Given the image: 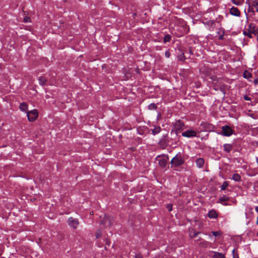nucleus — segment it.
<instances>
[{
    "instance_id": "49530a36",
    "label": "nucleus",
    "mask_w": 258,
    "mask_h": 258,
    "mask_svg": "<svg viewBox=\"0 0 258 258\" xmlns=\"http://www.w3.org/2000/svg\"><path fill=\"white\" fill-rule=\"evenodd\" d=\"M136 258H137V257Z\"/></svg>"
},
{
    "instance_id": "c85d7f7f",
    "label": "nucleus",
    "mask_w": 258,
    "mask_h": 258,
    "mask_svg": "<svg viewBox=\"0 0 258 258\" xmlns=\"http://www.w3.org/2000/svg\"><path fill=\"white\" fill-rule=\"evenodd\" d=\"M212 233L213 235L215 236H218L221 235V233L219 231H212Z\"/></svg>"
},
{
    "instance_id": "6e6552de",
    "label": "nucleus",
    "mask_w": 258,
    "mask_h": 258,
    "mask_svg": "<svg viewBox=\"0 0 258 258\" xmlns=\"http://www.w3.org/2000/svg\"><path fill=\"white\" fill-rule=\"evenodd\" d=\"M184 123L180 120H176L173 124L174 130L176 133L183 130Z\"/></svg>"
},
{
    "instance_id": "f704fd0d",
    "label": "nucleus",
    "mask_w": 258,
    "mask_h": 258,
    "mask_svg": "<svg viewBox=\"0 0 258 258\" xmlns=\"http://www.w3.org/2000/svg\"><path fill=\"white\" fill-rule=\"evenodd\" d=\"M96 238H99L101 236V233L100 232H98L96 234Z\"/></svg>"
},
{
    "instance_id": "dca6fc26",
    "label": "nucleus",
    "mask_w": 258,
    "mask_h": 258,
    "mask_svg": "<svg viewBox=\"0 0 258 258\" xmlns=\"http://www.w3.org/2000/svg\"><path fill=\"white\" fill-rule=\"evenodd\" d=\"M20 109L22 111H25L27 113L28 109V105L24 102L21 103L19 106Z\"/></svg>"
},
{
    "instance_id": "423d86ee",
    "label": "nucleus",
    "mask_w": 258,
    "mask_h": 258,
    "mask_svg": "<svg viewBox=\"0 0 258 258\" xmlns=\"http://www.w3.org/2000/svg\"><path fill=\"white\" fill-rule=\"evenodd\" d=\"M113 218L108 216H105L104 218L100 221V223L103 224L105 227L110 226L113 224Z\"/></svg>"
},
{
    "instance_id": "e433bc0d",
    "label": "nucleus",
    "mask_w": 258,
    "mask_h": 258,
    "mask_svg": "<svg viewBox=\"0 0 258 258\" xmlns=\"http://www.w3.org/2000/svg\"><path fill=\"white\" fill-rule=\"evenodd\" d=\"M29 21H30V18H26L24 19V21L25 22H29Z\"/></svg>"
},
{
    "instance_id": "bb28decb",
    "label": "nucleus",
    "mask_w": 258,
    "mask_h": 258,
    "mask_svg": "<svg viewBox=\"0 0 258 258\" xmlns=\"http://www.w3.org/2000/svg\"><path fill=\"white\" fill-rule=\"evenodd\" d=\"M157 108V105L155 103H151L148 105V109L150 110H155Z\"/></svg>"
},
{
    "instance_id": "79ce46f5",
    "label": "nucleus",
    "mask_w": 258,
    "mask_h": 258,
    "mask_svg": "<svg viewBox=\"0 0 258 258\" xmlns=\"http://www.w3.org/2000/svg\"><path fill=\"white\" fill-rule=\"evenodd\" d=\"M232 255H233H233H235V249H233V250H232Z\"/></svg>"
},
{
    "instance_id": "c9c22d12",
    "label": "nucleus",
    "mask_w": 258,
    "mask_h": 258,
    "mask_svg": "<svg viewBox=\"0 0 258 258\" xmlns=\"http://www.w3.org/2000/svg\"><path fill=\"white\" fill-rule=\"evenodd\" d=\"M218 39L219 40H223L224 39V34L221 35L219 36Z\"/></svg>"
},
{
    "instance_id": "7ed1b4c3",
    "label": "nucleus",
    "mask_w": 258,
    "mask_h": 258,
    "mask_svg": "<svg viewBox=\"0 0 258 258\" xmlns=\"http://www.w3.org/2000/svg\"><path fill=\"white\" fill-rule=\"evenodd\" d=\"M156 159L158 161L159 165L162 168L166 167L167 161L169 159L168 155H158Z\"/></svg>"
},
{
    "instance_id": "393cba45",
    "label": "nucleus",
    "mask_w": 258,
    "mask_h": 258,
    "mask_svg": "<svg viewBox=\"0 0 258 258\" xmlns=\"http://www.w3.org/2000/svg\"><path fill=\"white\" fill-rule=\"evenodd\" d=\"M231 1L234 5L239 6L243 4L244 0H231Z\"/></svg>"
},
{
    "instance_id": "39448f33",
    "label": "nucleus",
    "mask_w": 258,
    "mask_h": 258,
    "mask_svg": "<svg viewBox=\"0 0 258 258\" xmlns=\"http://www.w3.org/2000/svg\"><path fill=\"white\" fill-rule=\"evenodd\" d=\"M38 113L36 109L27 112L28 119L30 121H34L38 117Z\"/></svg>"
},
{
    "instance_id": "37998d69",
    "label": "nucleus",
    "mask_w": 258,
    "mask_h": 258,
    "mask_svg": "<svg viewBox=\"0 0 258 258\" xmlns=\"http://www.w3.org/2000/svg\"><path fill=\"white\" fill-rule=\"evenodd\" d=\"M248 5H249L248 11H250V6L249 3H248Z\"/></svg>"
},
{
    "instance_id": "20e7f679",
    "label": "nucleus",
    "mask_w": 258,
    "mask_h": 258,
    "mask_svg": "<svg viewBox=\"0 0 258 258\" xmlns=\"http://www.w3.org/2000/svg\"><path fill=\"white\" fill-rule=\"evenodd\" d=\"M67 223L70 227L76 229L80 223L78 219L71 217L68 218Z\"/></svg>"
},
{
    "instance_id": "4468645a",
    "label": "nucleus",
    "mask_w": 258,
    "mask_h": 258,
    "mask_svg": "<svg viewBox=\"0 0 258 258\" xmlns=\"http://www.w3.org/2000/svg\"><path fill=\"white\" fill-rule=\"evenodd\" d=\"M223 148L225 152L229 153L232 150L233 146L230 144H224L223 145Z\"/></svg>"
},
{
    "instance_id": "72a5a7b5",
    "label": "nucleus",
    "mask_w": 258,
    "mask_h": 258,
    "mask_svg": "<svg viewBox=\"0 0 258 258\" xmlns=\"http://www.w3.org/2000/svg\"><path fill=\"white\" fill-rule=\"evenodd\" d=\"M222 205L224 206H229L230 204H229L228 203H226L225 202H222V203H221Z\"/></svg>"
},
{
    "instance_id": "7c9ffc66",
    "label": "nucleus",
    "mask_w": 258,
    "mask_h": 258,
    "mask_svg": "<svg viewBox=\"0 0 258 258\" xmlns=\"http://www.w3.org/2000/svg\"><path fill=\"white\" fill-rule=\"evenodd\" d=\"M165 55L167 58H169L170 56V52L168 50L165 52Z\"/></svg>"
},
{
    "instance_id": "a19ab883",
    "label": "nucleus",
    "mask_w": 258,
    "mask_h": 258,
    "mask_svg": "<svg viewBox=\"0 0 258 258\" xmlns=\"http://www.w3.org/2000/svg\"><path fill=\"white\" fill-rule=\"evenodd\" d=\"M236 255H236H233L232 258H239L238 255L237 254Z\"/></svg>"
},
{
    "instance_id": "ddd939ff",
    "label": "nucleus",
    "mask_w": 258,
    "mask_h": 258,
    "mask_svg": "<svg viewBox=\"0 0 258 258\" xmlns=\"http://www.w3.org/2000/svg\"><path fill=\"white\" fill-rule=\"evenodd\" d=\"M195 162L197 167H198V168H201L204 166L205 161L203 158H199L196 160Z\"/></svg>"
},
{
    "instance_id": "4c0bfd02",
    "label": "nucleus",
    "mask_w": 258,
    "mask_h": 258,
    "mask_svg": "<svg viewBox=\"0 0 258 258\" xmlns=\"http://www.w3.org/2000/svg\"><path fill=\"white\" fill-rule=\"evenodd\" d=\"M207 243H208V242H207V241H204V242H203V245L204 246H207Z\"/></svg>"
},
{
    "instance_id": "ea45409f",
    "label": "nucleus",
    "mask_w": 258,
    "mask_h": 258,
    "mask_svg": "<svg viewBox=\"0 0 258 258\" xmlns=\"http://www.w3.org/2000/svg\"><path fill=\"white\" fill-rule=\"evenodd\" d=\"M254 82L255 84L256 85V84H257V83L258 82V80L255 79V80H254Z\"/></svg>"
},
{
    "instance_id": "6ab92c4d",
    "label": "nucleus",
    "mask_w": 258,
    "mask_h": 258,
    "mask_svg": "<svg viewBox=\"0 0 258 258\" xmlns=\"http://www.w3.org/2000/svg\"><path fill=\"white\" fill-rule=\"evenodd\" d=\"M232 179L235 181L238 182L241 180V177L239 174L235 173L233 174Z\"/></svg>"
},
{
    "instance_id": "cd10ccee",
    "label": "nucleus",
    "mask_w": 258,
    "mask_h": 258,
    "mask_svg": "<svg viewBox=\"0 0 258 258\" xmlns=\"http://www.w3.org/2000/svg\"><path fill=\"white\" fill-rule=\"evenodd\" d=\"M198 234V232L194 231L192 233L191 232L190 233L189 236L191 238H195Z\"/></svg>"
},
{
    "instance_id": "9d476101",
    "label": "nucleus",
    "mask_w": 258,
    "mask_h": 258,
    "mask_svg": "<svg viewBox=\"0 0 258 258\" xmlns=\"http://www.w3.org/2000/svg\"><path fill=\"white\" fill-rule=\"evenodd\" d=\"M230 14L231 15L236 16V17H240V12L239 10L234 7H232L230 10Z\"/></svg>"
},
{
    "instance_id": "473e14b6",
    "label": "nucleus",
    "mask_w": 258,
    "mask_h": 258,
    "mask_svg": "<svg viewBox=\"0 0 258 258\" xmlns=\"http://www.w3.org/2000/svg\"><path fill=\"white\" fill-rule=\"evenodd\" d=\"M243 98H244V99L245 100H246V101H250V100H251V98L248 97L247 95H244V97H243Z\"/></svg>"
},
{
    "instance_id": "f257e3e1",
    "label": "nucleus",
    "mask_w": 258,
    "mask_h": 258,
    "mask_svg": "<svg viewBox=\"0 0 258 258\" xmlns=\"http://www.w3.org/2000/svg\"><path fill=\"white\" fill-rule=\"evenodd\" d=\"M184 160L181 153H178L171 160L172 166L178 167L183 164Z\"/></svg>"
},
{
    "instance_id": "b1692460",
    "label": "nucleus",
    "mask_w": 258,
    "mask_h": 258,
    "mask_svg": "<svg viewBox=\"0 0 258 258\" xmlns=\"http://www.w3.org/2000/svg\"><path fill=\"white\" fill-rule=\"evenodd\" d=\"M228 185H229L228 182L227 181H224L220 187L221 190H225Z\"/></svg>"
},
{
    "instance_id": "c03bdc74",
    "label": "nucleus",
    "mask_w": 258,
    "mask_h": 258,
    "mask_svg": "<svg viewBox=\"0 0 258 258\" xmlns=\"http://www.w3.org/2000/svg\"><path fill=\"white\" fill-rule=\"evenodd\" d=\"M256 161L258 163V158H256Z\"/></svg>"
},
{
    "instance_id": "aec40b11",
    "label": "nucleus",
    "mask_w": 258,
    "mask_h": 258,
    "mask_svg": "<svg viewBox=\"0 0 258 258\" xmlns=\"http://www.w3.org/2000/svg\"><path fill=\"white\" fill-rule=\"evenodd\" d=\"M206 24L209 26L213 30L215 27V21L214 20H209L206 22Z\"/></svg>"
},
{
    "instance_id": "a211bd4d",
    "label": "nucleus",
    "mask_w": 258,
    "mask_h": 258,
    "mask_svg": "<svg viewBox=\"0 0 258 258\" xmlns=\"http://www.w3.org/2000/svg\"><path fill=\"white\" fill-rule=\"evenodd\" d=\"M172 36L170 34H166L163 38V43H166L170 42L171 40Z\"/></svg>"
},
{
    "instance_id": "f03ea898",
    "label": "nucleus",
    "mask_w": 258,
    "mask_h": 258,
    "mask_svg": "<svg viewBox=\"0 0 258 258\" xmlns=\"http://www.w3.org/2000/svg\"><path fill=\"white\" fill-rule=\"evenodd\" d=\"M221 133L218 134L226 137H229L234 133V130H233L230 126L227 125L222 126L221 127Z\"/></svg>"
},
{
    "instance_id": "1a4fd4ad",
    "label": "nucleus",
    "mask_w": 258,
    "mask_h": 258,
    "mask_svg": "<svg viewBox=\"0 0 258 258\" xmlns=\"http://www.w3.org/2000/svg\"><path fill=\"white\" fill-rule=\"evenodd\" d=\"M249 30H250L251 34H253L255 36H258V29L254 25V24H250L249 25Z\"/></svg>"
},
{
    "instance_id": "f8f14e48",
    "label": "nucleus",
    "mask_w": 258,
    "mask_h": 258,
    "mask_svg": "<svg viewBox=\"0 0 258 258\" xmlns=\"http://www.w3.org/2000/svg\"><path fill=\"white\" fill-rule=\"evenodd\" d=\"M208 216L210 219H216L218 217V214L215 210L212 209L209 212Z\"/></svg>"
},
{
    "instance_id": "2f4dec72",
    "label": "nucleus",
    "mask_w": 258,
    "mask_h": 258,
    "mask_svg": "<svg viewBox=\"0 0 258 258\" xmlns=\"http://www.w3.org/2000/svg\"><path fill=\"white\" fill-rule=\"evenodd\" d=\"M167 208L168 211H171L172 210V205L171 204H169L167 206Z\"/></svg>"
},
{
    "instance_id": "5701e85b",
    "label": "nucleus",
    "mask_w": 258,
    "mask_h": 258,
    "mask_svg": "<svg viewBox=\"0 0 258 258\" xmlns=\"http://www.w3.org/2000/svg\"><path fill=\"white\" fill-rule=\"evenodd\" d=\"M243 34L244 36H247L249 38H252V34L250 31V30L248 29L243 31Z\"/></svg>"
},
{
    "instance_id": "2eb2a0df",
    "label": "nucleus",
    "mask_w": 258,
    "mask_h": 258,
    "mask_svg": "<svg viewBox=\"0 0 258 258\" xmlns=\"http://www.w3.org/2000/svg\"><path fill=\"white\" fill-rule=\"evenodd\" d=\"M151 131L152 132V134L153 135L155 136V135L159 134L161 132V128L159 126H154V128L153 129H151Z\"/></svg>"
},
{
    "instance_id": "c756f323",
    "label": "nucleus",
    "mask_w": 258,
    "mask_h": 258,
    "mask_svg": "<svg viewBox=\"0 0 258 258\" xmlns=\"http://www.w3.org/2000/svg\"><path fill=\"white\" fill-rule=\"evenodd\" d=\"M178 58L179 60L181 61H183L185 59V56L183 53L180 54V55L178 56Z\"/></svg>"
},
{
    "instance_id": "a18cd8bd",
    "label": "nucleus",
    "mask_w": 258,
    "mask_h": 258,
    "mask_svg": "<svg viewBox=\"0 0 258 258\" xmlns=\"http://www.w3.org/2000/svg\"><path fill=\"white\" fill-rule=\"evenodd\" d=\"M257 236H258V232H257Z\"/></svg>"
},
{
    "instance_id": "a878e982",
    "label": "nucleus",
    "mask_w": 258,
    "mask_h": 258,
    "mask_svg": "<svg viewBox=\"0 0 258 258\" xmlns=\"http://www.w3.org/2000/svg\"><path fill=\"white\" fill-rule=\"evenodd\" d=\"M252 5L255 8L256 12L258 13V0H253L252 2Z\"/></svg>"
},
{
    "instance_id": "f3484780",
    "label": "nucleus",
    "mask_w": 258,
    "mask_h": 258,
    "mask_svg": "<svg viewBox=\"0 0 258 258\" xmlns=\"http://www.w3.org/2000/svg\"><path fill=\"white\" fill-rule=\"evenodd\" d=\"M229 200H230L229 197H228L225 195H223L219 198V201L218 202V203H222V202L229 201Z\"/></svg>"
},
{
    "instance_id": "412c9836",
    "label": "nucleus",
    "mask_w": 258,
    "mask_h": 258,
    "mask_svg": "<svg viewBox=\"0 0 258 258\" xmlns=\"http://www.w3.org/2000/svg\"><path fill=\"white\" fill-rule=\"evenodd\" d=\"M243 76L245 79L249 80L252 77L251 74L248 71H245L243 73Z\"/></svg>"
},
{
    "instance_id": "9b49d317",
    "label": "nucleus",
    "mask_w": 258,
    "mask_h": 258,
    "mask_svg": "<svg viewBox=\"0 0 258 258\" xmlns=\"http://www.w3.org/2000/svg\"><path fill=\"white\" fill-rule=\"evenodd\" d=\"M211 252L213 253L211 256L212 258H226L225 255L222 253L214 251H211Z\"/></svg>"
},
{
    "instance_id": "0eeeda50",
    "label": "nucleus",
    "mask_w": 258,
    "mask_h": 258,
    "mask_svg": "<svg viewBox=\"0 0 258 258\" xmlns=\"http://www.w3.org/2000/svg\"><path fill=\"white\" fill-rule=\"evenodd\" d=\"M182 136L186 138H193L197 136V133L192 130H186L182 133Z\"/></svg>"
},
{
    "instance_id": "4be33fe9",
    "label": "nucleus",
    "mask_w": 258,
    "mask_h": 258,
    "mask_svg": "<svg viewBox=\"0 0 258 258\" xmlns=\"http://www.w3.org/2000/svg\"><path fill=\"white\" fill-rule=\"evenodd\" d=\"M39 83L41 86H44L46 82V80L44 77H40L38 78Z\"/></svg>"
},
{
    "instance_id": "58836bf2",
    "label": "nucleus",
    "mask_w": 258,
    "mask_h": 258,
    "mask_svg": "<svg viewBox=\"0 0 258 258\" xmlns=\"http://www.w3.org/2000/svg\"><path fill=\"white\" fill-rule=\"evenodd\" d=\"M255 210L256 212L257 213V214H258V206H256L255 207Z\"/></svg>"
}]
</instances>
